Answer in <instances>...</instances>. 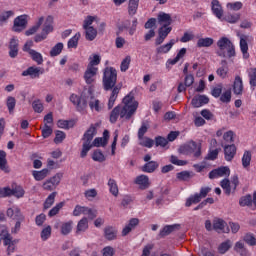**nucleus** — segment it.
I'll use <instances>...</instances> for the list:
<instances>
[{"label": "nucleus", "instance_id": "28", "mask_svg": "<svg viewBox=\"0 0 256 256\" xmlns=\"http://www.w3.org/2000/svg\"><path fill=\"white\" fill-rule=\"evenodd\" d=\"M82 213L85 215H93V210L91 208L85 207V206H80L76 205L74 210H73V216L74 217H79V215H82Z\"/></svg>", "mask_w": 256, "mask_h": 256}, {"label": "nucleus", "instance_id": "7", "mask_svg": "<svg viewBox=\"0 0 256 256\" xmlns=\"http://www.w3.org/2000/svg\"><path fill=\"white\" fill-rule=\"evenodd\" d=\"M209 193H211V187H202L200 189V193H195L186 199L185 207H191V205H197V203H201V200L205 199Z\"/></svg>", "mask_w": 256, "mask_h": 256}, {"label": "nucleus", "instance_id": "45", "mask_svg": "<svg viewBox=\"0 0 256 256\" xmlns=\"http://www.w3.org/2000/svg\"><path fill=\"white\" fill-rule=\"evenodd\" d=\"M63 42H58L51 50L50 57H57L63 52Z\"/></svg>", "mask_w": 256, "mask_h": 256}, {"label": "nucleus", "instance_id": "48", "mask_svg": "<svg viewBox=\"0 0 256 256\" xmlns=\"http://www.w3.org/2000/svg\"><path fill=\"white\" fill-rule=\"evenodd\" d=\"M131 66V56L127 55L120 64V71L122 73H126V71L129 70V67Z\"/></svg>", "mask_w": 256, "mask_h": 256}, {"label": "nucleus", "instance_id": "3", "mask_svg": "<svg viewBox=\"0 0 256 256\" xmlns=\"http://www.w3.org/2000/svg\"><path fill=\"white\" fill-rule=\"evenodd\" d=\"M102 85L104 91H111L115 89V87H119L117 85V69L114 67H106L103 70Z\"/></svg>", "mask_w": 256, "mask_h": 256}, {"label": "nucleus", "instance_id": "4", "mask_svg": "<svg viewBox=\"0 0 256 256\" xmlns=\"http://www.w3.org/2000/svg\"><path fill=\"white\" fill-rule=\"evenodd\" d=\"M95 135H97V127H95V125L91 124L89 129L84 133L83 137H82V141L83 145H82V150L80 152V157L82 159H85V157H87V153H89V151H91L93 144V137H95Z\"/></svg>", "mask_w": 256, "mask_h": 256}, {"label": "nucleus", "instance_id": "63", "mask_svg": "<svg viewBox=\"0 0 256 256\" xmlns=\"http://www.w3.org/2000/svg\"><path fill=\"white\" fill-rule=\"evenodd\" d=\"M244 241L245 243H247V245H249L250 247H255L256 245V238L255 235L251 234V233H247L244 236Z\"/></svg>", "mask_w": 256, "mask_h": 256}, {"label": "nucleus", "instance_id": "58", "mask_svg": "<svg viewBox=\"0 0 256 256\" xmlns=\"http://www.w3.org/2000/svg\"><path fill=\"white\" fill-rule=\"evenodd\" d=\"M55 138H54V143H56V145H59V143H63V141H65L67 134H65V132L61 131V130H57L55 132Z\"/></svg>", "mask_w": 256, "mask_h": 256}, {"label": "nucleus", "instance_id": "13", "mask_svg": "<svg viewBox=\"0 0 256 256\" xmlns=\"http://www.w3.org/2000/svg\"><path fill=\"white\" fill-rule=\"evenodd\" d=\"M9 57L15 59L19 55V39L17 37H12L8 44Z\"/></svg>", "mask_w": 256, "mask_h": 256}, {"label": "nucleus", "instance_id": "21", "mask_svg": "<svg viewBox=\"0 0 256 256\" xmlns=\"http://www.w3.org/2000/svg\"><path fill=\"white\" fill-rule=\"evenodd\" d=\"M234 95H243V78L236 76L232 86Z\"/></svg>", "mask_w": 256, "mask_h": 256}, {"label": "nucleus", "instance_id": "27", "mask_svg": "<svg viewBox=\"0 0 256 256\" xmlns=\"http://www.w3.org/2000/svg\"><path fill=\"white\" fill-rule=\"evenodd\" d=\"M104 237L107 241H114L117 239V229L113 226H107L104 228Z\"/></svg>", "mask_w": 256, "mask_h": 256}, {"label": "nucleus", "instance_id": "51", "mask_svg": "<svg viewBox=\"0 0 256 256\" xmlns=\"http://www.w3.org/2000/svg\"><path fill=\"white\" fill-rule=\"evenodd\" d=\"M239 19H241V14L239 13H229L224 17V21H227V23H237V21H239Z\"/></svg>", "mask_w": 256, "mask_h": 256}, {"label": "nucleus", "instance_id": "40", "mask_svg": "<svg viewBox=\"0 0 256 256\" xmlns=\"http://www.w3.org/2000/svg\"><path fill=\"white\" fill-rule=\"evenodd\" d=\"M32 61L37 63V65H43V54L37 52L36 50H29V54Z\"/></svg>", "mask_w": 256, "mask_h": 256}, {"label": "nucleus", "instance_id": "57", "mask_svg": "<svg viewBox=\"0 0 256 256\" xmlns=\"http://www.w3.org/2000/svg\"><path fill=\"white\" fill-rule=\"evenodd\" d=\"M154 141L156 147H167L169 145V140L163 136H156Z\"/></svg>", "mask_w": 256, "mask_h": 256}, {"label": "nucleus", "instance_id": "2", "mask_svg": "<svg viewBox=\"0 0 256 256\" xmlns=\"http://www.w3.org/2000/svg\"><path fill=\"white\" fill-rule=\"evenodd\" d=\"M218 50L216 51V55L218 57H222L223 59H232V57L237 56V52L235 51V44L226 36L220 37L216 42Z\"/></svg>", "mask_w": 256, "mask_h": 256}, {"label": "nucleus", "instance_id": "33", "mask_svg": "<svg viewBox=\"0 0 256 256\" xmlns=\"http://www.w3.org/2000/svg\"><path fill=\"white\" fill-rule=\"evenodd\" d=\"M107 185L109 187V191H110L111 195H113L114 197H118L119 196V186L117 185V181L113 178H110L108 180Z\"/></svg>", "mask_w": 256, "mask_h": 256}, {"label": "nucleus", "instance_id": "47", "mask_svg": "<svg viewBox=\"0 0 256 256\" xmlns=\"http://www.w3.org/2000/svg\"><path fill=\"white\" fill-rule=\"evenodd\" d=\"M65 207V202L57 203L49 212L48 217H55V215H59L61 209Z\"/></svg>", "mask_w": 256, "mask_h": 256}, {"label": "nucleus", "instance_id": "61", "mask_svg": "<svg viewBox=\"0 0 256 256\" xmlns=\"http://www.w3.org/2000/svg\"><path fill=\"white\" fill-rule=\"evenodd\" d=\"M93 161H97L98 163H103L105 161V155L101 150H95L92 154Z\"/></svg>", "mask_w": 256, "mask_h": 256}, {"label": "nucleus", "instance_id": "19", "mask_svg": "<svg viewBox=\"0 0 256 256\" xmlns=\"http://www.w3.org/2000/svg\"><path fill=\"white\" fill-rule=\"evenodd\" d=\"M177 43L175 39H171L168 43L163 44L156 48L157 55H165L173 49V46Z\"/></svg>", "mask_w": 256, "mask_h": 256}, {"label": "nucleus", "instance_id": "52", "mask_svg": "<svg viewBox=\"0 0 256 256\" xmlns=\"http://www.w3.org/2000/svg\"><path fill=\"white\" fill-rule=\"evenodd\" d=\"M12 195L17 199H21L22 197H25V189H23L20 185H17L12 188Z\"/></svg>", "mask_w": 256, "mask_h": 256}, {"label": "nucleus", "instance_id": "18", "mask_svg": "<svg viewBox=\"0 0 256 256\" xmlns=\"http://www.w3.org/2000/svg\"><path fill=\"white\" fill-rule=\"evenodd\" d=\"M134 183L135 185H138L139 189H142V191L149 189V176L141 174L135 178Z\"/></svg>", "mask_w": 256, "mask_h": 256}, {"label": "nucleus", "instance_id": "17", "mask_svg": "<svg viewBox=\"0 0 256 256\" xmlns=\"http://www.w3.org/2000/svg\"><path fill=\"white\" fill-rule=\"evenodd\" d=\"M211 11L217 19H223V6H221V2H219V0H212Z\"/></svg>", "mask_w": 256, "mask_h": 256}, {"label": "nucleus", "instance_id": "9", "mask_svg": "<svg viewBox=\"0 0 256 256\" xmlns=\"http://www.w3.org/2000/svg\"><path fill=\"white\" fill-rule=\"evenodd\" d=\"M27 23V14L16 17L14 19L12 31H14V33H21V31H25V29H27Z\"/></svg>", "mask_w": 256, "mask_h": 256}, {"label": "nucleus", "instance_id": "56", "mask_svg": "<svg viewBox=\"0 0 256 256\" xmlns=\"http://www.w3.org/2000/svg\"><path fill=\"white\" fill-rule=\"evenodd\" d=\"M220 185L226 195H231V182L225 178L220 182Z\"/></svg>", "mask_w": 256, "mask_h": 256}, {"label": "nucleus", "instance_id": "50", "mask_svg": "<svg viewBox=\"0 0 256 256\" xmlns=\"http://www.w3.org/2000/svg\"><path fill=\"white\" fill-rule=\"evenodd\" d=\"M55 197H57V192L49 194L44 202V209H51V206L55 203Z\"/></svg>", "mask_w": 256, "mask_h": 256}, {"label": "nucleus", "instance_id": "43", "mask_svg": "<svg viewBox=\"0 0 256 256\" xmlns=\"http://www.w3.org/2000/svg\"><path fill=\"white\" fill-rule=\"evenodd\" d=\"M57 126L59 129H73L75 127V120H58Z\"/></svg>", "mask_w": 256, "mask_h": 256}, {"label": "nucleus", "instance_id": "12", "mask_svg": "<svg viewBox=\"0 0 256 256\" xmlns=\"http://www.w3.org/2000/svg\"><path fill=\"white\" fill-rule=\"evenodd\" d=\"M231 170L227 166L218 167L209 172V179H219V177H229Z\"/></svg>", "mask_w": 256, "mask_h": 256}, {"label": "nucleus", "instance_id": "55", "mask_svg": "<svg viewBox=\"0 0 256 256\" xmlns=\"http://www.w3.org/2000/svg\"><path fill=\"white\" fill-rule=\"evenodd\" d=\"M229 249H231V240H226L219 245L218 252L221 255H225V252L229 251Z\"/></svg>", "mask_w": 256, "mask_h": 256}, {"label": "nucleus", "instance_id": "20", "mask_svg": "<svg viewBox=\"0 0 256 256\" xmlns=\"http://www.w3.org/2000/svg\"><path fill=\"white\" fill-rule=\"evenodd\" d=\"M158 23L162 27H170L171 23H173V18H171V14L160 12L158 14Z\"/></svg>", "mask_w": 256, "mask_h": 256}, {"label": "nucleus", "instance_id": "54", "mask_svg": "<svg viewBox=\"0 0 256 256\" xmlns=\"http://www.w3.org/2000/svg\"><path fill=\"white\" fill-rule=\"evenodd\" d=\"M175 225H166L160 230L159 236L160 237H167V235H171L173 231H175Z\"/></svg>", "mask_w": 256, "mask_h": 256}, {"label": "nucleus", "instance_id": "32", "mask_svg": "<svg viewBox=\"0 0 256 256\" xmlns=\"http://www.w3.org/2000/svg\"><path fill=\"white\" fill-rule=\"evenodd\" d=\"M42 33H45L46 37L49 35V33H53V16H47Z\"/></svg>", "mask_w": 256, "mask_h": 256}, {"label": "nucleus", "instance_id": "53", "mask_svg": "<svg viewBox=\"0 0 256 256\" xmlns=\"http://www.w3.org/2000/svg\"><path fill=\"white\" fill-rule=\"evenodd\" d=\"M32 109L35 113H43L45 107L43 106V102L40 99H36L32 102Z\"/></svg>", "mask_w": 256, "mask_h": 256}, {"label": "nucleus", "instance_id": "29", "mask_svg": "<svg viewBox=\"0 0 256 256\" xmlns=\"http://www.w3.org/2000/svg\"><path fill=\"white\" fill-rule=\"evenodd\" d=\"M157 169H159V163L157 161L146 162L142 167L143 173H155Z\"/></svg>", "mask_w": 256, "mask_h": 256}, {"label": "nucleus", "instance_id": "44", "mask_svg": "<svg viewBox=\"0 0 256 256\" xmlns=\"http://www.w3.org/2000/svg\"><path fill=\"white\" fill-rule=\"evenodd\" d=\"M240 207H251L253 205V196L251 194H247L242 196L239 200Z\"/></svg>", "mask_w": 256, "mask_h": 256}, {"label": "nucleus", "instance_id": "10", "mask_svg": "<svg viewBox=\"0 0 256 256\" xmlns=\"http://www.w3.org/2000/svg\"><path fill=\"white\" fill-rule=\"evenodd\" d=\"M70 101L73 103V105H75L79 113H83L85 109H87V99L78 96L77 94H71Z\"/></svg>", "mask_w": 256, "mask_h": 256}, {"label": "nucleus", "instance_id": "1", "mask_svg": "<svg viewBox=\"0 0 256 256\" xmlns=\"http://www.w3.org/2000/svg\"><path fill=\"white\" fill-rule=\"evenodd\" d=\"M122 103L124 104L123 106L117 105L110 112V117H109L110 123L112 124L117 123V119H119V117L120 119H125L126 121H129V119H131V117H133L135 113H137L139 102L135 100L134 95H131V94L126 95L123 98Z\"/></svg>", "mask_w": 256, "mask_h": 256}, {"label": "nucleus", "instance_id": "26", "mask_svg": "<svg viewBox=\"0 0 256 256\" xmlns=\"http://www.w3.org/2000/svg\"><path fill=\"white\" fill-rule=\"evenodd\" d=\"M111 91L112 92L108 100V109H113L115 105V101H117V97H119V92L121 91V87L116 86Z\"/></svg>", "mask_w": 256, "mask_h": 256}, {"label": "nucleus", "instance_id": "22", "mask_svg": "<svg viewBox=\"0 0 256 256\" xmlns=\"http://www.w3.org/2000/svg\"><path fill=\"white\" fill-rule=\"evenodd\" d=\"M207 103H209V97L205 95L195 96L191 101L192 106L195 108L203 107V105H207Z\"/></svg>", "mask_w": 256, "mask_h": 256}, {"label": "nucleus", "instance_id": "46", "mask_svg": "<svg viewBox=\"0 0 256 256\" xmlns=\"http://www.w3.org/2000/svg\"><path fill=\"white\" fill-rule=\"evenodd\" d=\"M15 15V12L12 10L3 11L0 13V23L3 25V23H7L11 17Z\"/></svg>", "mask_w": 256, "mask_h": 256}, {"label": "nucleus", "instance_id": "34", "mask_svg": "<svg viewBox=\"0 0 256 256\" xmlns=\"http://www.w3.org/2000/svg\"><path fill=\"white\" fill-rule=\"evenodd\" d=\"M138 24L139 22L137 21V18H134L132 21V26L129 28V20H127L122 24L121 29H128L129 35H135V31H137Z\"/></svg>", "mask_w": 256, "mask_h": 256}, {"label": "nucleus", "instance_id": "15", "mask_svg": "<svg viewBox=\"0 0 256 256\" xmlns=\"http://www.w3.org/2000/svg\"><path fill=\"white\" fill-rule=\"evenodd\" d=\"M237 155V146L235 144H228L224 146V159L225 161L231 162Z\"/></svg>", "mask_w": 256, "mask_h": 256}, {"label": "nucleus", "instance_id": "25", "mask_svg": "<svg viewBox=\"0 0 256 256\" xmlns=\"http://www.w3.org/2000/svg\"><path fill=\"white\" fill-rule=\"evenodd\" d=\"M227 226V222L221 218H216L213 220V229L217 233H225V227Z\"/></svg>", "mask_w": 256, "mask_h": 256}, {"label": "nucleus", "instance_id": "37", "mask_svg": "<svg viewBox=\"0 0 256 256\" xmlns=\"http://www.w3.org/2000/svg\"><path fill=\"white\" fill-rule=\"evenodd\" d=\"M0 169L5 173H9V167H7V152L0 150Z\"/></svg>", "mask_w": 256, "mask_h": 256}, {"label": "nucleus", "instance_id": "64", "mask_svg": "<svg viewBox=\"0 0 256 256\" xmlns=\"http://www.w3.org/2000/svg\"><path fill=\"white\" fill-rule=\"evenodd\" d=\"M220 101L222 103H231V89L225 90L221 95H220Z\"/></svg>", "mask_w": 256, "mask_h": 256}, {"label": "nucleus", "instance_id": "24", "mask_svg": "<svg viewBox=\"0 0 256 256\" xmlns=\"http://www.w3.org/2000/svg\"><path fill=\"white\" fill-rule=\"evenodd\" d=\"M240 51L243 55V59H249V44L247 43V36L240 38Z\"/></svg>", "mask_w": 256, "mask_h": 256}, {"label": "nucleus", "instance_id": "5", "mask_svg": "<svg viewBox=\"0 0 256 256\" xmlns=\"http://www.w3.org/2000/svg\"><path fill=\"white\" fill-rule=\"evenodd\" d=\"M0 239L3 241V246L6 247V253L8 256L17 251L19 239H13V236L11 233H9V230L2 229L0 232Z\"/></svg>", "mask_w": 256, "mask_h": 256}, {"label": "nucleus", "instance_id": "14", "mask_svg": "<svg viewBox=\"0 0 256 256\" xmlns=\"http://www.w3.org/2000/svg\"><path fill=\"white\" fill-rule=\"evenodd\" d=\"M7 217L14 219L15 221H25V216L21 213V209L17 206L8 208L6 212Z\"/></svg>", "mask_w": 256, "mask_h": 256}, {"label": "nucleus", "instance_id": "49", "mask_svg": "<svg viewBox=\"0 0 256 256\" xmlns=\"http://www.w3.org/2000/svg\"><path fill=\"white\" fill-rule=\"evenodd\" d=\"M251 151L246 150L244 151V154L242 156V166L244 167V169H247V167H249V165H251Z\"/></svg>", "mask_w": 256, "mask_h": 256}, {"label": "nucleus", "instance_id": "6", "mask_svg": "<svg viewBox=\"0 0 256 256\" xmlns=\"http://www.w3.org/2000/svg\"><path fill=\"white\" fill-rule=\"evenodd\" d=\"M179 153L181 155H193L194 159L201 157V144L191 140L188 143L179 147Z\"/></svg>", "mask_w": 256, "mask_h": 256}, {"label": "nucleus", "instance_id": "62", "mask_svg": "<svg viewBox=\"0 0 256 256\" xmlns=\"http://www.w3.org/2000/svg\"><path fill=\"white\" fill-rule=\"evenodd\" d=\"M249 83L252 87H256V68H250L248 71Z\"/></svg>", "mask_w": 256, "mask_h": 256}, {"label": "nucleus", "instance_id": "60", "mask_svg": "<svg viewBox=\"0 0 256 256\" xmlns=\"http://www.w3.org/2000/svg\"><path fill=\"white\" fill-rule=\"evenodd\" d=\"M171 31H173L171 26H162L158 30V35H160V37H164V39H167V36L169 33H171Z\"/></svg>", "mask_w": 256, "mask_h": 256}, {"label": "nucleus", "instance_id": "39", "mask_svg": "<svg viewBox=\"0 0 256 256\" xmlns=\"http://www.w3.org/2000/svg\"><path fill=\"white\" fill-rule=\"evenodd\" d=\"M139 9V0H129L128 3V15L133 17V15L137 14V10Z\"/></svg>", "mask_w": 256, "mask_h": 256}, {"label": "nucleus", "instance_id": "38", "mask_svg": "<svg viewBox=\"0 0 256 256\" xmlns=\"http://www.w3.org/2000/svg\"><path fill=\"white\" fill-rule=\"evenodd\" d=\"M32 175H33L35 181H43V179H45V177H47V175H49V169L44 168L40 171L34 170L32 172Z\"/></svg>", "mask_w": 256, "mask_h": 256}, {"label": "nucleus", "instance_id": "23", "mask_svg": "<svg viewBox=\"0 0 256 256\" xmlns=\"http://www.w3.org/2000/svg\"><path fill=\"white\" fill-rule=\"evenodd\" d=\"M220 65L221 67L216 70V75H218L220 79H226L227 73H229V66L227 60H221Z\"/></svg>", "mask_w": 256, "mask_h": 256}, {"label": "nucleus", "instance_id": "35", "mask_svg": "<svg viewBox=\"0 0 256 256\" xmlns=\"http://www.w3.org/2000/svg\"><path fill=\"white\" fill-rule=\"evenodd\" d=\"M73 231V220H69L68 222H62L60 226L61 235H69Z\"/></svg>", "mask_w": 256, "mask_h": 256}, {"label": "nucleus", "instance_id": "31", "mask_svg": "<svg viewBox=\"0 0 256 256\" xmlns=\"http://www.w3.org/2000/svg\"><path fill=\"white\" fill-rule=\"evenodd\" d=\"M213 43H215V40L211 37L200 38L196 43V47L199 49H202L203 47L208 48L211 47Z\"/></svg>", "mask_w": 256, "mask_h": 256}, {"label": "nucleus", "instance_id": "16", "mask_svg": "<svg viewBox=\"0 0 256 256\" xmlns=\"http://www.w3.org/2000/svg\"><path fill=\"white\" fill-rule=\"evenodd\" d=\"M99 71V68L88 66L85 73H84V80L87 83V85H91L95 81V76L97 75V72Z\"/></svg>", "mask_w": 256, "mask_h": 256}, {"label": "nucleus", "instance_id": "36", "mask_svg": "<svg viewBox=\"0 0 256 256\" xmlns=\"http://www.w3.org/2000/svg\"><path fill=\"white\" fill-rule=\"evenodd\" d=\"M79 39H81V33L78 32L68 40V49H77L79 47Z\"/></svg>", "mask_w": 256, "mask_h": 256}, {"label": "nucleus", "instance_id": "41", "mask_svg": "<svg viewBox=\"0 0 256 256\" xmlns=\"http://www.w3.org/2000/svg\"><path fill=\"white\" fill-rule=\"evenodd\" d=\"M16 105H17V100L15 99V97L8 96L6 99V106L10 115H13V113L15 112Z\"/></svg>", "mask_w": 256, "mask_h": 256}, {"label": "nucleus", "instance_id": "59", "mask_svg": "<svg viewBox=\"0 0 256 256\" xmlns=\"http://www.w3.org/2000/svg\"><path fill=\"white\" fill-rule=\"evenodd\" d=\"M221 151V148H216L214 150H209L208 154L205 159L208 161H215L217 157H219V152Z\"/></svg>", "mask_w": 256, "mask_h": 256}, {"label": "nucleus", "instance_id": "42", "mask_svg": "<svg viewBox=\"0 0 256 256\" xmlns=\"http://www.w3.org/2000/svg\"><path fill=\"white\" fill-rule=\"evenodd\" d=\"M86 41H95L97 39V29L90 27L84 28Z\"/></svg>", "mask_w": 256, "mask_h": 256}, {"label": "nucleus", "instance_id": "11", "mask_svg": "<svg viewBox=\"0 0 256 256\" xmlns=\"http://www.w3.org/2000/svg\"><path fill=\"white\" fill-rule=\"evenodd\" d=\"M45 71L41 67L30 66L22 72V77H30L31 79H39Z\"/></svg>", "mask_w": 256, "mask_h": 256}, {"label": "nucleus", "instance_id": "8", "mask_svg": "<svg viewBox=\"0 0 256 256\" xmlns=\"http://www.w3.org/2000/svg\"><path fill=\"white\" fill-rule=\"evenodd\" d=\"M62 179H63V173L58 172L53 177H51L50 179H47L42 184V189H44V191H55L59 183H61Z\"/></svg>", "mask_w": 256, "mask_h": 256}, {"label": "nucleus", "instance_id": "30", "mask_svg": "<svg viewBox=\"0 0 256 256\" xmlns=\"http://www.w3.org/2000/svg\"><path fill=\"white\" fill-rule=\"evenodd\" d=\"M89 229V220L87 217H83L77 224L76 227V234L79 235V233H85Z\"/></svg>", "mask_w": 256, "mask_h": 256}]
</instances>
